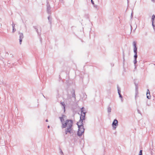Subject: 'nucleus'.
I'll return each instance as SVG.
<instances>
[{"label": "nucleus", "mask_w": 155, "mask_h": 155, "mask_svg": "<svg viewBox=\"0 0 155 155\" xmlns=\"http://www.w3.org/2000/svg\"><path fill=\"white\" fill-rule=\"evenodd\" d=\"M64 106V104H63V103H61Z\"/></svg>", "instance_id": "obj_14"}, {"label": "nucleus", "mask_w": 155, "mask_h": 155, "mask_svg": "<svg viewBox=\"0 0 155 155\" xmlns=\"http://www.w3.org/2000/svg\"><path fill=\"white\" fill-rule=\"evenodd\" d=\"M60 119L62 123V127H67V130L65 131L66 134H67L68 133L71 134L72 131L71 127L73 124V121L70 120L64 121V119L63 117L60 118Z\"/></svg>", "instance_id": "obj_1"}, {"label": "nucleus", "mask_w": 155, "mask_h": 155, "mask_svg": "<svg viewBox=\"0 0 155 155\" xmlns=\"http://www.w3.org/2000/svg\"><path fill=\"white\" fill-rule=\"evenodd\" d=\"M48 128H49V127H49V126H48Z\"/></svg>", "instance_id": "obj_16"}, {"label": "nucleus", "mask_w": 155, "mask_h": 155, "mask_svg": "<svg viewBox=\"0 0 155 155\" xmlns=\"http://www.w3.org/2000/svg\"><path fill=\"white\" fill-rule=\"evenodd\" d=\"M22 41V39H21V38L19 39V41H20V44H21Z\"/></svg>", "instance_id": "obj_11"}, {"label": "nucleus", "mask_w": 155, "mask_h": 155, "mask_svg": "<svg viewBox=\"0 0 155 155\" xmlns=\"http://www.w3.org/2000/svg\"><path fill=\"white\" fill-rule=\"evenodd\" d=\"M83 121V120H80L77 124L78 128V134L79 136H81L84 132V128Z\"/></svg>", "instance_id": "obj_2"}, {"label": "nucleus", "mask_w": 155, "mask_h": 155, "mask_svg": "<svg viewBox=\"0 0 155 155\" xmlns=\"http://www.w3.org/2000/svg\"><path fill=\"white\" fill-rule=\"evenodd\" d=\"M23 34H22L21 33L20 35V37L19 38L20 39H22L23 38Z\"/></svg>", "instance_id": "obj_9"}, {"label": "nucleus", "mask_w": 155, "mask_h": 155, "mask_svg": "<svg viewBox=\"0 0 155 155\" xmlns=\"http://www.w3.org/2000/svg\"><path fill=\"white\" fill-rule=\"evenodd\" d=\"M91 1L93 3V1H92V0H91Z\"/></svg>", "instance_id": "obj_18"}, {"label": "nucleus", "mask_w": 155, "mask_h": 155, "mask_svg": "<svg viewBox=\"0 0 155 155\" xmlns=\"http://www.w3.org/2000/svg\"><path fill=\"white\" fill-rule=\"evenodd\" d=\"M147 97L149 99L150 98L151 96L150 95V91L148 89L147 90Z\"/></svg>", "instance_id": "obj_5"}, {"label": "nucleus", "mask_w": 155, "mask_h": 155, "mask_svg": "<svg viewBox=\"0 0 155 155\" xmlns=\"http://www.w3.org/2000/svg\"><path fill=\"white\" fill-rule=\"evenodd\" d=\"M46 122H48V120L47 119L46 120Z\"/></svg>", "instance_id": "obj_15"}, {"label": "nucleus", "mask_w": 155, "mask_h": 155, "mask_svg": "<svg viewBox=\"0 0 155 155\" xmlns=\"http://www.w3.org/2000/svg\"><path fill=\"white\" fill-rule=\"evenodd\" d=\"M155 17V16H154V15H153L152 16V25L153 26V27L154 26V25H153V21L154 20V18Z\"/></svg>", "instance_id": "obj_6"}, {"label": "nucleus", "mask_w": 155, "mask_h": 155, "mask_svg": "<svg viewBox=\"0 0 155 155\" xmlns=\"http://www.w3.org/2000/svg\"><path fill=\"white\" fill-rule=\"evenodd\" d=\"M142 150H140V154H142Z\"/></svg>", "instance_id": "obj_12"}, {"label": "nucleus", "mask_w": 155, "mask_h": 155, "mask_svg": "<svg viewBox=\"0 0 155 155\" xmlns=\"http://www.w3.org/2000/svg\"><path fill=\"white\" fill-rule=\"evenodd\" d=\"M117 125V120H114L112 124V127L114 128V129H115L116 128V126Z\"/></svg>", "instance_id": "obj_4"}, {"label": "nucleus", "mask_w": 155, "mask_h": 155, "mask_svg": "<svg viewBox=\"0 0 155 155\" xmlns=\"http://www.w3.org/2000/svg\"><path fill=\"white\" fill-rule=\"evenodd\" d=\"M134 57L135 58V63L137 62V53H135V54L134 55Z\"/></svg>", "instance_id": "obj_8"}, {"label": "nucleus", "mask_w": 155, "mask_h": 155, "mask_svg": "<svg viewBox=\"0 0 155 155\" xmlns=\"http://www.w3.org/2000/svg\"><path fill=\"white\" fill-rule=\"evenodd\" d=\"M118 94H119V93H120V92L119 91H118Z\"/></svg>", "instance_id": "obj_17"}, {"label": "nucleus", "mask_w": 155, "mask_h": 155, "mask_svg": "<svg viewBox=\"0 0 155 155\" xmlns=\"http://www.w3.org/2000/svg\"><path fill=\"white\" fill-rule=\"evenodd\" d=\"M139 155H142V154H139Z\"/></svg>", "instance_id": "obj_19"}, {"label": "nucleus", "mask_w": 155, "mask_h": 155, "mask_svg": "<svg viewBox=\"0 0 155 155\" xmlns=\"http://www.w3.org/2000/svg\"><path fill=\"white\" fill-rule=\"evenodd\" d=\"M119 95L120 97H122V96H121V95L120 94V93H119Z\"/></svg>", "instance_id": "obj_13"}, {"label": "nucleus", "mask_w": 155, "mask_h": 155, "mask_svg": "<svg viewBox=\"0 0 155 155\" xmlns=\"http://www.w3.org/2000/svg\"><path fill=\"white\" fill-rule=\"evenodd\" d=\"M137 48L136 47H135L134 48V51L135 53L136 54L137 53Z\"/></svg>", "instance_id": "obj_7"}, {"label": "nucleus", "mask_w": 155, "mask_h": 155, "mask_svg": "<svg viewBox=\"0 0 155 155\" xmlns=\"http://www.w3.org/2000/svg\"><path fill=\"white\" fill-rule=\"evenodd\" d=\"M81 115L80 117V120H84V117L85 116V113L84 112V108L82 107L81 108Z\"/></svg>", "instance_id": "obj_3"}, {"label": "nucleus", "mask_w": 155, "mask_h": 155, "mask_svg": "<svg viewBox=\"0 0 155 155\" xmlns=\"http://www.w3.org/2000/svg\"><path fill=\"white\" fill-rule=\"evenodd\" d=\"M133 45L134 46V48H135V47H136V43L135 41L133 42Z\"/></svg>", "instance_id": "obj_10"}]
</instances>
